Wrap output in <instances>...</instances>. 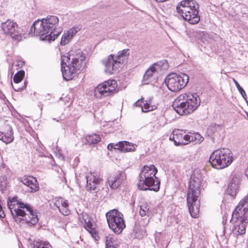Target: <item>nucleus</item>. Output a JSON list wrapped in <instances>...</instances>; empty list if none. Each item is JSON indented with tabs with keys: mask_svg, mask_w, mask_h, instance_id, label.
<instances>
[{
	"mask_svg": "<svg viewBox=\"0 0 248 248\" xmlns=\"http://www.w3.org/2000/svg\"><path fill=\"white\" fill-rule=\"evenodd\" d=\"M59 21L58 17L55 16H47L46 18L38 19L31 26L29 35L39 36L42 41H54L62 31L59 26Z\"/></svg>",
	"mask_w": 248,
	"mask_h": 248,
	"instance_id": "1",
	"label": "nucleus"
},
{
	"mask_svg": "<svg viewBox=\"0 0 248 248\" xmlns=\"http://www.w3.org/2000/svg\"><path fill=\"white\" fill-rule=\"evenodd\" d=\"M7 204L16 222H25L30 226H34L38 222L36 210L33 211L29 204L23 202L17 197H14L8 201Z\"/></svg>",
	"mask_w": 248,
	"mask_h": 248,
	"instance_id": "2",
	"label": "nucleus"
},
{
	"mask_svg": "<svg viewBox=\"0 0 248 248\" xmlns=\"http://www.w3.org/2000/svg\"><path fill=\"white\" fill-rule=\"evenodd\" d=\"M193 174L191 176L187 192V203L191 216L193 218L198 217L200 211L199 197L201 195L202 181L201 176Z\"/></svg>",
	"mask_w": 248,
	"mask_h": 248,
	"instance_id": "3",
	"label": "nucleus"
},
{
	"mask_svg": "<svg viewBox=\"0 0 248 248\" xmlns=\"http://www.w3.org/2000/svg\"><path fill=\"white\" fill-rule=\"evenodd\" d=\"M157 172V169L154 165H145L139 174V182L137 186L140 190H153L155 192L159 191L160 181L155 176Z\"/></svg>",
	"mask_w": 248,
	"mask_h": 248,
	"instance_id": "4",
	"label": "nucleus"
},
{
	"mask_svg": "<svg viewBox=\"0 0 248 248\" xmlns=\"http://www.w3.org/2000/svg\"><path fill=\"white\" fill-rule=\"evenodd\" d=\"M200 103V99L197 94L186 93L180 94L175 99L172 107L179 115H188L195 111Z\"/></svg>",
	"mask_w": 248,
	"mask_h": 248,
	"instance_id": "5",
	"label": "nucleus"
},
{
	"mask_svg": "<svg viewBox=\"0 0 248 248\" xmlns=\"http://www.w3.org/2000/svg\"><path fill=\"white\" fill-rule=\"evenodd\" d=\"M199 8V4L195 0H183L176 7L177 13L191 24H196L200 20Z\"/></svg>",
	"mask_w": 248,
	"mask_h": 248,
	"instance_id": "6",
	"label": "nucleus"
},
{
	"mask_svg": "<svg viewBox=\"0 0 248 248\" xmlns=\"http://www.w3.org/2000/svg\"><path fill=\"white\" fill-rule=\"evenodd\" d=\"M128 49H125L118 52L117 55H109L102 61L105 66V72L109 74H113L119 71L121 65L124 63L129 55Z\"/></svg>",
	"mask_w": 248,
	"mask_h": 248,
	"instance_id": "7",
	"label": "nucleus"
},
{
	"mask_svg": "<svg viewBox=\"0 0 248 248\" xmlns=\"http://www.w3.org/2000/svg\"><path fill=\"white\" fill-rule=\"evenodd\" d=\"M233 159L230 150L222 148L214 151L210 155L209 163L217 169H222L229 166Z\"/></svg>",
	"mask_w": 248,
	"mask_h": 248,
	"instance_id": "8",
	"label": "nucleus"
},
{
	"mask_svg": "<svg viewBox=\"0 0 248 248\" xmlns=\"http://www.w3.org/2000/svg\"><path fill=\"white\" fill-rule=\"evenodd\" d=\"M109 228L117 234H120L125 227L123 215L116 209L108 212L106 214Z\"/></svg>",
	"mask_w": 248,
	"mask_h": 248,
	"instance_id": "9",
	"label": "nucleus"
},
{
	"mask_svg": "<svg viewBox=\"0 0 248 248\" xmlns=\"http://www.w3.org/2000/svg\"><path fill=\"white\" fill-rule=\"evenodd\" d=\"M189 81L188 75L184 73L177 75L171 73L167 76L165 79V83L169 90L176 92L184 88Z\"/></svg>",
	"mask_w": 248,
	"mask_h": 248,
	"instance_id": "10",
	"label": "nucleus"
},
{
	"mask_svg": "<svg viewBox=\"0 0 248 248\" xmlns=\"http://www.w3.org/2000/svg\"><path fill=\"white\" fill-rule=\"evenodd\" d=\"M118 86L115 80L110 79L105 81L99 84L94 89V96L98 99L112 96L116 93Z\"/></svg>",
	"mask_w": 248,
	"mask_h": 248,
	"instance_id": "11",
	"label": "nucleus"
},
{
	"mask_svg": "<svg viewBox=\"0 0 248 248\" xmlns=\"http://www.w3.org/2000/svg\"><path fill=\"white\" fill-rule=\"evenodd\" d=\"M1 28L4 34L10 35L13 39L18 41L22 40L23 31L14 21L7 20L2 23Z\"/></svg>",
	"mask_w": 248,
	"mask_h": 248,
	"instance_id": "12",
	"label": "nucleus"
},
{
	"mask_svg": "<svg viewBox=\"0 0 248 248\" xmlns=\"http://www.w3.org/2000/svg\"><path fill=\"white\" fill-rule=\"evenodd\" d=\"M72 57V61L70 65L74 68L75 71L78 72V71L82 70L85 67V56L83 55V52L80 49L77 50L75 51V54H70L69 56L64 57L67 60H70V57Z\"/></svg>",
	"mask_w": 248,
	"mask_h": 248,
	"instance_id": "13",
	"label": "nucleus"
},
{
	"mask_svg": "<svg viewBox=\"0 0 248 248\" xmlns=\"http://www.w3.org/2000/svg\"><path fill=\"white\" fill-rule=\"evenodd\" d=\"M232 218L236 219L232 230V234L236 236L245 234L246 227L248 223L247 217L245 216L238 217V216H235V214H232Z\"/></svg>",
	"mask_w": 248,
	"mask_h": 248,
	"instance_id": "14",
	"label": "nucleus"
},
{
	"mask_svg": "<svg viewBox=\"0 0 248 248\" xmlns=\"http://www.w3.org/2000/svg\"><path fill=\"white\" fill-rule=\"evenodd\" d=\"M126 174L124 171H118L110 175L108 178L109 186L111 188L115 189L120 186L126 180Z\"/></svg>",
	"mask_w": 248,
	"mask_h": 248,
	"instance_id": "15",
	"label": "nucleus"
},
{
	"mask_svg": "<svg viewBox=\"0 0 248 248\" xmlns=\"http://www.w3.org/2000/svg\"><path fill=\"white\" fill-rule=\"evenodd\" d=\"M19 183H21L28 187V191L31 193H34L39 189L38 183L36 178L31 176H24L17 179Z\"/></svg>",
	"mask_w": 248,
	"mask_h": 248,
	"instance_id": "16",
	"label": "nucleus"
},
{
	"mask_svg": "<svg viewBox=\"0 0 248 248\" xmlns=\"http://www.w3.org/2000/svg\"><path fill=\"white\" fill-rule=\"evenodd\" d=\"M86 189L88 191L92 192L96 189L102 180L96 173L90 172L86 176Z\"/></svg>",
	"mask_w": 248,
	"mask_h": 248,
	"instance_id": "17",
	"label": "nucleus"
},
{
	"mask_svg": "<svg viewBox=\"0 0 248 248\" xmlns=\"http://www.w3.org/2000/svg\"><path fill=\"white\" fill-rule=\"evenodd\" d=\"M64 60L63 57H62L61 64L62 76L65 80H69L75 76L77 72L70 64L66 65Z\"/></svg>",
	"mask_w": 248,
	"mask_h": 248,
	"instance_id": "18",
	"label": "nucleus"
},
{
	"mask_svg": "<svg viewBox=\"0 0 248 248\" xmlns=\"http://www.w3.org/2000/svg\"><path fill=\"white\" fill-rule=\"evenodd\" d=\"M248 212V194L239 202L238 204L236 207L232 214H235V216L242 217L245 216Z\"/></svg>",
	"mask_w": 248,
	"mask_h": 248,
	"instance_id": "19",
	"label": "nucleus"
},
{
	"mask_svg": "<svg viewBox=\"0 0 248 248\" xmlns=\"http://www.w3.org/2000/svg\"><path fill=\"white\" fill-rule=\"evenodd\" d=\"M183 131L179 129H175L172 134L170 137V140L174 141L176 146L186 145L183 141Z\"/></svg>",
	"mask_w": 248,
	"mask_h": 248,
	"instance_id": "20",
	"label": "nucleus"
},
{
	"mask_svg": "<svg viewBox=\"0 0 248 248\" xmlns=\"http://www.w3.org/2000/svg\"><path fill=\"white\" fill-rule=\"evenodd\" d=\"M239 188L238 180L233 178L228 185L227 193L232 197H235L238 192Z\"/></svg>",
	"mask_w": 248,
	"mask_h": 248,
	"instance_id": "21",
	"label": "nucleus"
},
{
	"mask_svg": "<svg viewBox=\"0 0 248 248\" xmlns=\"http://www.w3.org/2000/svg\"><path fill=\"white\" fill-rule=\"evenodd\" d=\"M135 146H137L136 144L127 141H119V150L122 152H134L136 150Z\"/></svg>",
	"mask_w": 248,
	"mask_h": 248,
	"instance_id": "22",
	"label": "nucleus"
},
{
	"mask_svg": "<svg viewBox=\"0 0 248 248\" xmlns=\"http://www.w3.org/2000/svg\"><path fill=\"white\" fill-rule=\"evenodd\" d=\"M14 139L13 131L11 127H9L7 133H3L0 131V140L6 144L12 142Z\"/></svg>",
	"mask_w": 248,
	"mask_h": 248,
	"instance_id": "23",
	"label": "nucleus"
},
{
	"mask_svg": "<svg viewBox=\"0 0 248 248\" xmlns=\"http://www.w3.org/2000/svg\"><path fill=\"white\" fill-rule=\"evenodd\" d=\"M152 66L156 73H158L160 71L167 70L169 65L166 60H163L154 63Z\"/></svg>",
	"mask_w": 248,
	"mask_h": 248,
	"instance_id": "24",
	"label": "nucleus"
},
{
	"mask_svg": "<svg viewBox=\"0 0 248 248\" xmlns=\"http://www.w3.org/2000/svg\"><path fill=\"white\" fill-rule=\"evenodd\" d=\"M219 125L216 124H212L210 125L206 131V134L212 138L213 142H215L216 137L218 135Z\"/></svg>",
	"mask_w": 248,
	"mask_h": 248,
	"instance_id": "25",
	"label": "nucleus"
},
{
	"mask_svg": "<svg viewBox=\"0 0 248 248\" xmlns=\"http://www.w3.org/2000/svg\"><path fill=\"white\" fill-rule=\"evenodd\" d=\"M86 144L92 145L97 144L101 140V138L97 134L87 135L85 137Z\"/></svg>",
	"mask_w": 248,
	"mask_h": 248,
	"instance_id": "26",
	"label": "nucleus"
},
{
	"mask_svg": "<svg viewBox=\"0 0 248 248\" xmlns=\"http://www.w3.org/2000/svg\"><path fill=\"white\" fill-rule=\"evenodd\" d=\"M61 206H58L60 212L63 215L67 216L69 214L70 211L69 210V204L66 200L61 201Z\"/></svg>",
	"mask_w": 248,
	"mask_h": 248,
	"instance_id": "27",
	"label": "nucleus"
},
{
	"mask_svg": "<svg viewBox=\"0 0 248 248\" xmlns=\"http://www.w3.org/2000/svg\"><path fill=\"white\" fill-rule=\"evenodd\" d=\"M156 73L152 66L150 67L146 71L143 77V82L144 84H147L150 78L152 77L153 75Z\"/></svg>",
	"mask_w": 248,
	"mask_h": 248,
	"instance_id": "28",
	"label": "nucleus"
},
{
	"mask_svg": "<svg viewBox=\"0 0 248 248\" xmlns=\"http://www.w3.org/2000/svg\"><path fill=\"white\" fill-rule=\"evenodd\" d=\"M4 172H0V190L2 193H4L7 188V178Z\"/></svg>",
	"mask_w": 248,
	"mask_h": 248,
	"instance_id": "29",
	"label": "nucleus"
},
{
	"mask_svg": "<svg viewBox=\"0 0 248 248\" xmlns=\"http://www.w3.org/2000/svg\"><path fill=\"white\" fill-rule=\"evenodd\" d=\"M150 207L148 203H142L140 206V215L141 217L149 216Z\"/></svg>",
	"mask_w": 248,
	"mask_h": 248,
	"instance_id": "30",
	"label": "nucleus"
},
{
	"mask_svg": "<svg viewBox=\"0 0 248 248\" xmlns=\"http://www.w3.org/2000/svg\"><path fill=\"white\" fill-rule=\"evenodd\" d=\"M190 134L191 142H194L195 143H200L204 140V138L198 133Z\"/></svg>",
	"mask_w": 248,
	"mask_h": 248,
	"instance_id": "31",
	"label": "nucleus"
},
{
	"mask_svg": "<svg viewBox=\"0 0 248 248\" xmlns=\"http://www.w3.org/2000/svg\"><path fill=\"white\" fill-rule=\"evenodd\" d=\"M25 75V72L23 70H20L17 72L14 76L13 80L15 84L19 83L21 82Z\"/></svg>",
	"mask_w": 248,
	"mask_h": 248,
	"instance_id": "32",
	"label": "nucleus"
},
{
	"mask_svg": "<svg viewBox=\"0 0 248 248\" xmlns=\"http://www.w3.org/2000/svg\"><path fill=\"white\" fill-rule=\"evenodd\" d=\"M32 248H52L51 246L47 243L42 242H34Z\"/></svg>",
	"mask_w": 248,
	"mask_h": 248,
	"instance_id": "33",
	"label": "nucleus"
},
{
	"mask_svg": "<svg viewBox=\"0 0 248 248\" xmlns=\"http://www.w3.org/2000/svg\"><path fill=\"white\" fill-rule=\"evenodd\" d=\"M82 219L84 223V228L90 229V226H92L91 218L87 214L82 215Z\"/></svg>",
	"mask_w": 248,
	"mask_h": 248,
	"instance_id": "34",
	"label": "nucleus"
},
{
	"mask_svg": "<svg viewBox=\"0 0 248 248\" xmlns=\"http://www.w3.org/2000/svg\"><path fill=\"white\" fill-rule=\"evenodd\" d=\"M233 81L234 83H235V85L238 89V91L241 94V95L243 96V97L244 98L245 100L247 101V94L245 93V91L240 86L239 84L238 83V82L234 79H233Z\"/></svg>",
	"mask_w": 248,
	"mask_h": 248,
	"instance_id": "35",
	"label": "nucleus"
},
{
	"mask_svg": "<svg viewBox=\"0 0 248 248\" xmlns=\"http://www.w3.org/2000/svg\"><path fill=\"white\" fill-rule=\"evenodd\" d=\"M72 39L67 32L64 33L62 37L61 45L64 46L67 44Z\"/></svg>",
	"mask_w": 248,
	"mask_h": 248,
	"instance_id": "36",
	"label": "nucleus"
},
{
	"mask_svg": "<svg viewBox=\"0 0 248 248\" xmlns=\"http://www.w3.org/2000/svg\"><path fill=\"white\" fill-rule=\"evenodd\" d=\"M113 238L112 237L109 235L106 237V248H108V247H113Z\"/></svg>",
	"mask_w": 248,
	"mask_h": 248,
	"instance_id": "37",
	"label": "nucleus"
},
{
	"mask_svg": "<svg viewBox=\"0 0 248 248\" xmlns=\"http://www.w3.org/2000/svg\"><path fill=\"white\" fill-rule=\"evenodd\" d=\"M26 83H27V82L25 81L24 82L23 85L20 86L18 85L19 83H16V84H15L14 85L12 84V86H13V88H14V89L16 91L20 92V91L23 90L24 89H25L26 88Z\"/></svg>",
	"mask_w": 248,
	"mask_h": 248,
	"instance_id": "38",
	"label": "nucleus"
},
{
	"mask_svg": "<svg viewBox=\"0 0 248 248\" xmlns=\"http://www.w3.org/2000/svg\"><path fill=\"white\" fill-rule=\"evenodd\" d=\"M79 30L78 27H74L70 29L69 31H68L66 32L68 35H69L70 37L72 38L73 36L75 35L78 31Z\"/></svg>",
	"mask_w": 248,
	"mask_h": 248,
	"instance_id": "39",
	"label": "nucleus"
},
{
	"mask_svg": "<svg viewBox=\"0 0 248 248\" xmlns=\"http://www.w3.org/2000/svg\"><path fill=\"white\" fill-rule=\"evenodd\" d=\"M151 108V107L150 106V102H146L144 104V105L142 108V111L146 112L151 110L152 108Z\"/></svg>",
	"mask_w": 248,
	"mask_h": 248,
	"instance_id": "40",
	"label": "nucleus"
},
{
	"mask_svg": "<svg viewBox=\"0 0 248 248\" xmlns=\"http://www.w3.org/2000/svg\"><path fill=\"white\" fill-rule=\"evenodd\" d=\"M185 140L184 143H186V145L189 142H191V134H183V141Z\"/></svg>",
	"mask_w": 248,
	"mask_h": 248,
	"instance_id": "41",
	"label": "nucleus"
},
{
	"mask_svg": "<svg viewBox=\"0 0 248 248\" xmlns=\"http://www.w3.org/2000/svg\"><path fill=\"white\" fill-rule=\"evenodd\" d=\"M119 142H118V143H109L108 145V150H111L112 149H116V150H119Z\"/></svg>",
	"mask_w": 248,
	"mask_h": 248,
	"instance_id": "42",
	"label": "nucleus"
},
{
	"mask_svg": "<svg viewBox=\"0 0 248 248\" xmlns=\"http://www.w3.org/2000/svg\"><path fill=\"white\" fill-rule=\"evenodd\" d=\"M93 236V237H95L97 235L96 230L92 226H90V229L85 228Z\"/></svg>",
	"mask_w": 248,
	"mask_h": 248,
	"instance_id": "43",
	"label": "nucleus"
},
{
	"mask_svg": "<svg viewBox=\"0 0 248 248\" xmlns=\"http://www.w3.org/2000/svg\"><path fill=\"white\" fill-rule=\"evenodd\" d=\"M143 103V99L141 98L140 99H139L137 102H136L134 104V106L140 107L141 108H142V104Z\"/></svg>",
	"mask_w": 248,
	"mask_h": 248,
	"instance_id": "44",
	"label": "nucleus"
},
{
	"mask_svg": "<svg viewBox=\"0 0 248 248\" xmlns=\"http://www.w3.org/2000/svg\"><path fill=\"white\" fill-rule=\"evenodd\" d=\"M5 170L6 169L4 167L1 168V167H0V172H5Z\"/></svg>",
	"mask_w": 248,
	"mask_h": 248,
	"instance_id": "45",
	"label": "nucleus"
},
{
	"mask_svg": "<svg viewBox=\"0 0 248 248\" xmlns=\"http://www.w3.org/2000/svg\"><path fill=\"white\" fill-rule=\"evenodd\" d=\"M245 175L248 179V166L245 171Z\"/></svg>",
	"mask_w": 248,
	"mask_h": 248,
	"instance_id": "46",
	"label": "nucleus"
},
{
	"mask_svg": "<svg viewBox=\"0 0 248 248\" xmlns=\"http://www.w3.org/2000/svg\"><path fill=\"white\" fill-rule=\"evenodd\" d=\"M0 98H1V99H5V95H4V94H2V95H1V96H0Z\"/></svg>",
	"mask_w": 248,
	"mask_h": 248,
	"instance_id": "47",
	"label": "nucleus"
},
{
	"mask_svg": "<svg viewBox=\"0 0 248 248\" xmlns=\"http://www.w3.org/2000/svg\"><path fill=\"white\" fill-rule=\"evenodd\" d=\"M108 248H117V247L114 246L113 247H108Z\"/></svg>",
	"mask_w": 248,
	"mask_h": 248,
	"instance_id": "48",
	"label": "nucleus"
}]
</instances>
